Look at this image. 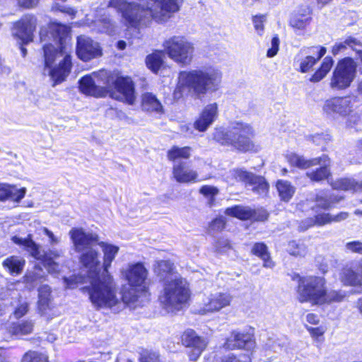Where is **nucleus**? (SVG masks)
<instances>
[{
	"label": "nucleus",
	"instance_id": "nucleus-1",
	"mask_svg": "<svg viewBox=\"0 0 362 362\" xmlns=\"http://www.w3.org/2000/svg\"><path fill=\"white\" fill-rule=\"evenodd\" d=\"M182 0H148L146 4L109 0L107 7L120 13L127 25L136 29L149 27L154 21L165 23L180 10Z\"/></svg>",
	"mask_w": 362,
	"mask_h": 362
},
{
	"label": "nucleus",
	"instance_id": "nucleus-2",
	"mask_svg": "<svg viewBox=\"0 0 362 362\" xmlns=\"http://www.w3.org/2000/svg\"><path fill=\"white\" fill-rule=\"evenodd\" d=\"M68 33L69 28L58 23H50L48 30H42L40 33L42 42H45L47 38L52 41L43 45L45 62L43 74L49 76L55 83L63 81L71 70V57L68 54L64 57L57 66H53L54 62L62 57L66 49Z\"/></svg>",
	"mask_w": 362,
	"mask_h": 362
},
{
	"label": "nucleus",
	"instance_id": "nucleus-3",
	"mask_svg": "<svg viewBox=\"0 0 362 362\" xmlns=\"http://www.w3.org/2000/svg\"><path fill=\"white\" fill-rule=\"evenodd\" d=\"M122 276L128 282L129 287L122 292V301L115 297V303L95 305L98 308H109L117 314L123 310L125 305L135 308L146 298L148 296L147 277L148 270L142 263L129 264L122 271Z\"/></svg>",
	"mask_w": 362,
	"mask_h": 362
},
{
	"label": "nucleus",
	"instance_id": "nucleus-4",
	"mask_svg": "<svg viewBox=\"0 0 362 362\" xmlns=\"http://www.w3.org/2000/svg\"><path fill=\"white\" fill-rule=\"evenodd\" d=\"M74 250L81 253L80 262L86 269V278L90 284L97 279L100 273V253L95 248L99 240L98 235L93 233H86L82 228H72L69 231Z\"/></svg>",
	"mask_w": 362,
	"mask_h": 362
},
{
	"label": "nucleus",
	"instance_id": "nucleus-5",
	"mask_svg": "<svg viewBox=\"0 0 362 362\" xmlns=\"http://www.w3.org/2000/svg\"><path fill=\"white\" fill-rule=\"evenodd\" d=\"M103 252V271L101 276L92 281V288L89 291V298L94 305L115 303V284L108 272L119 252V247L105 242L98 241Z\"/></svg>",
	"mask_w": 362,
	"mask_h": 362
},
{
	"label": "nucleus",
	"instance_id": "nucleus-6",
	"mask_svg": "<svg viewBox=\"0 0 362 362\" xmlns=\"http://www.w3.org/2000/svg\"><path fill=\"white\" fill-rule=\"evenodd\" d=\"M178 79L179 88H186L195 98H201L207 93H214L219 89L222 73L213 67H204L181 71Z\"/></svg>",
	"mask_w": 362,
	"mask_h": 362
},
{
	"label": "nucleus",
	"instance_id": "nucleus-7",
	"mask_svg": "<svg viewBox=\"0 0 362 362\" xmlns=\"http://www.w3.org/2000/svg\"><path fill=\"white\" fill-rule=\"evenodd\" d=\"M253 134V129L249 124L235 122L228 129L216 128L213 138L221 145L231 146L240 151H248L254 148L250 139Z\"/></svg>",
	"mask_w": 362,
	"mask_h": 362
},
{
	"label": "nucleus",
	"instance_id": "nucleus-8",
	"mask_svg": "<svg viewBox=\"0 0 362 362\" xmlns=\"http://www.w3.org/2000/svg\"><path fill=\"white\" fill-rule=\"evenodd\" d=\"M189 298V291L186 281L181 278H175L166 281L160 300L166 309L173 312L180 310Z\"/></svg>",
	"mask_w": 362,
	"mask_h": 362
},
{
	"label": "nucleus",
	"instance_id": "nucleus-9",
	"mask_svg": "<svg viewBox=\"0 0 362 362\" xmlns=\"http://www.w3.org/2000/svg\"><path fill=\"white\" fill-rule=\"evenodd\" d=\"M326 280L316 276H299L297 296L300 302H308L312 305H322L325 299Z\"/></svg>",
	"mask_w": 362,
	"mask_h": 362
},
{
	"label": "nucleus",
	"instance_id": "nucleus-10",
	"mask_svg": "<svg viewBox=\"0 0 362 362\" xmlns=\"http://www.w3.org/2000/svg\"><path fill=\"white\" fill-rule=\"evenodd\" d=\"M287 160L291 165L301 169H307L317 165H320L315 170L306 173V176L314 182H320L327 179L331 175L329 169L330 160L326 155L312 159H305L303 156L291 153L287 156Z\"/></svg>",
	"mask_w": 362,
	"mask_h": 362
},
{
	"label": "nucleus",
	"instance_id": "nucleus-11",
	"mask_svg": "<svg viewBox=\"0 0 362 362\" xmlns=\"http://www.w3.org/2000/svg\"><path fill=\"white\" fill-rule=\"evenodd\" d=\"M168 56L174 62L183 65L189 64L194 51V45L183 35H173L163 42Z\"/></svg>",
	"mask_w": 362,
	"mask_h": 362
},
{
	"label": "nucleus",
	"instance_id": "nucleus-12",
	"mask_svg": "<svg viewBox=\"0 0 362 362\" xmlns=\"http://www.w3.org/2000/svg\"><path fill=\"white\" fill-rule=\"evenodd\" d=\"M81 91L96 98L105 97L108 94L107 88L110 84V73L105 70L86 75L80 80Z\"/></svg>",
	"mask_w": 362,
	"mask_h": 362
},
{
	"label": "nucleus",
	"instance_id": "nucleus-13",
	"mask_svg": "<svg viewBox=\"0 0 362 362\" xmlns=\"http://www.w3.org/2000/svg\"><path fill=\"white\" fill-rule=\"evenodd\" d=\"M356 65L349 57L340 60L330 79L329 86L333 90H341L349 88L356 77Z\"/></svg>",
	"mask_w": 362,
	"mask_h": 362
},
{
	"label": "nucleus",
	"instance_id": "nucleus-14",
	"mask_svg": "<svg viewBox=\"0 0 362 362\" xmlns=\"http://www.w3.org/2000/svg\"><path fill=\"white\" fill-rule=\"evenodd\" d=\"M110 96L115 100L133 105L136 100L134 84L130 77L115 76L110 74V84L107 88Z\"/></svg>",
	"mask_w": 362,
	"mask_h": 362
},
{
	"label": "nucleus",
	"instance_id": "nucleus-15",
	"mask_svg": "<svg viewBox=\"0 0 362 362\" xmlns=\"http://www.w3.org/2000/svg\"><path fill=\"white\" fill-rule=\"evenodd\" d=\"M354 102L350 96L333 97L326 100L322 107L323 114L336 119L346 117L353 112Z\"/></svg>",
	"mask_w": 362,
	"mask_h": 362
},
{
	"label": "nucleus",
	"instance_id": "nucleus-16",
	"mask_svg": "<svg viewBox=\"0 0 362 362\" xmlns=\"http://www.w3.org/2000/svg\"><path fill=\"white\" fill-rule=\"evenodd\" d=\"M37 25V18L32 14L24 15L15 22L11 28V35L21 44H28L33 41V33Z\"/></svg>",
	"mask_w": 362,
	"mask_h": 362
},
{
	"label": "nucleus",
	"instance_id": "nucleus-17",
	"mask_svg": "<svg viewBox=\"0 0 362 362\" xmlns=\"http://www.w3.org/2000/svg\"><path fill=\"white\" fill-rule=\"evenodd\" d=\"M181 341L185 346L190 349L188 356L192 361H197L208 345L206 339L197 335L192 329L183 332Z\"/></svg>",
	"mask_w": 362,
	"mask_h": 362
},
{
	"label": "nucleus",
	"instance_id": "nucleus-18",
	"mask_svg": "<svg viewBox=\"0 0 362 362\" xmlns=\"http://www.w3.org/2000/svg\"><path fill=\"white\" fill-rule=\"evenodd\" d=\"M232 296L228 293L216 292L204 295L198 314L207 315L217 312L230 305Z\"/></svg>",
	"mask_w": 362,
	"mask_h": 362
},
{
	"label": "nucleus",
	"instance_id": "nucleus-19",
	"mask_svg": "<svg viewBox=\"0 0 362 362\" xmlns=\"http://www.w3.org/2000/svg\"><path fill=\"white\" fill-rule=\"evenodd\" d=\"M231 175L236 181L243 182L252 187V190L259 195H265L269 191V184L262 176H257L243 169H233Z\"/></svg>",
	"mask_w": 362,
	"mask_h": 362
},
{
	"label": "nucleus",
	"instance_id": "nucleus-20",
	"mask_svg": "<svg viewBox=\"0 0 362 362\" xmlns=\"http://www.w3.org/2000/svg\"><path fill=\"white\" fill-rule=\"evenodd\" d=\"M76 54L84 62L91 60L102 55V49L98 42L89 37L81 35L77 37Z\"/></svg>",
	"mask_w": 362,
	"mask_h": 362
},
{
	"label": "nucleus",
	"instance_id": "nucleus-21",
	"mask_svg": "<svg viewBox=\"0 0 362 362\" xmlns=\"http://www.w3.org/2000/svg\"><path fill=\"white\" fill-rule=\"evenodd\" d=\"M218 105L213 103L206 105L194 122V127L199 132H205L217 119Z\"/></svg>",
	"mask_w": 362,
	"mask_h": 362
},
{
	"label": "nucleus",
	"instance_id": "nucleus-22",
	"mask_svg": "<svg viewBox=\"0 0 362 362\" xmlns=\"http://www.w3.org/2000/svg\"><path fill=\"white\" fill-rule=\"evenodd\" d=\"M227 349H233L235 348L252 350L255 346V341L253 336L250 334L233 332L223 345Z\"/></svg>",
	"mask_w": 362,
	"mask_h": 362
},
{
	"label": "nucleus",
	"instance_id": "nucleus-23",
	"mask_svg": "<svg viewBox=\"0 0 362 362\" xmlns=\"http://www.w3.org/2000/svg\"><path fill=\"white\" fill-rule=\"evenodd\" d=\"M300 53L307 54L300 62V71L306 73L325 54L326 48L323 47H313L301 49Z\"/></svg>",
	"mask_w": 362,
	"mask_h": 362
},
{
	"label": "nucleus",
	"instance_id": "nucleus-24",
	"mask_svg": "<svg viewBox=\"0 0 362 362\" xmlns=\"http://www.w3.org/2000/svg\"><path fill=\"white\" fill-rule=\"evenodd\" d=\"M341 280L346 285L362 286V260L344 267L341 273Z\"/></svg>",
	"mask_w": 362,
	"mask_h": 362
},
{
	"label": "nucleus",
	"instance_id": "nucleus-25",
	"mask_svg": "<svg viewBox=\"0 0 362 362\" xmlns=\"http://www.w3.org/2000/svg\"><path fill=\"white\" fill-rule=\"evenodd\" d=\"M173 175L177 182L187 183L197 180V173L189 168L184 161L175 163L173 167Z\"/></svg>",
	"mask_w": 362,
	"mask_h": 362
},
{
	"label": "nucleus",
	"instance_id": "nucleus-26",
	"mask_svg": "<svg viewBox=\"0 0 362 362\" xmlns=\"http://www.w3.org/2000/svg\"><path fill=\"white\" fill-rule=\"evenodd\" d=\"M25 187L18 189L8 185L0 184V201L11 199L19 202L25 197Z\"/></svg>",
	"mask_w": 362,
	"mask_h": 362
},
{
	"label": "nucleus",
	"instance_id": "nucleus-27",
	"mask_svg": "<svg viewBox=\"0 0 362 362\" xmlns=\"http://www.w3.org/2000/svg\"><path fill=\"white\" fill-rule=\"evenodd\" d=\"M95 29L99 33H106L109 35L116 34L117 31V23L108 16H101L95 21Z\"/></svg>",
	"mask_w": 362,
	"mask_h": 362
},
{
	"label": "nucleus",
	"instance_id": "nucleus-28",
	"mask_svg": "<svg viewBox=\"0 0 362 362\" xmlns=\"http://www.w3.org/2000/svg\"><path fill=\"white\" fill-rule=\"evenodd\" d=\"M34 323L31 320H18L12 322L8 327V332L13 335H25L32 333Z\"/></svg>",
	"mask_w": 362,
	"mask_h": 362
},
{
	"label": "nucleus",
	"instance_id": "nucleus-29",
	"mask_svg": "<svg viewBox=\"0 0 362 362\" xmlns=\"http://www.w3.org/2000/svg\"><path fill=\"white\" fill-rule=\"evenodd\" d=\"M331 186L335 189L344 191L362 192V182H356L351 178H339L329 182Z\"/></svg>",
	"mask_w": 362,
	"mask_h": 362
},
{
	"label": "nucleus",
	"instance_id": "nucleus-30",
	"mask_svg": "<svg viewBox=\"0 0 362 362\" xmlns=\"http://www.w3.org/2000/svg\"><path fill=\"white\" fill-rule=\"evenodd\" d=\"M310 21V10L305 6L301 12H298L293 15L290 20V25L296 30H303Z\"/></svg>",
	"mask_w": 362,
	"mask_h": 362
},
{
	"label": "nucleus",
	"instance_id": "nucleus-31",
	"mask_svg": "<svg viewBox=\"0 0 362 362\" xmlns=\"http://www.w3.org/2000/svg\"><path fill=\"white\" fill-rule=\"evenodd\" d=\"M276 189L280 200L284 202H288L296 192V187L289 181L284 180L276 181Z\"/></svg>",
	"mask_w": 362,
	"mask_h": 362
},
{
	"label": "nucleus",
	"instance_id": "nucleus-32",
	"mask_svg": "<svg viewBox=\"0 0 362 362\" xmlns=\"http://www.w3.org/2000/svg\"><path fill=\"white\" fill-rule=\"evenodd\" d=\"M141 107L143 110L146 112H154L162 113L163 106L156 96L151 93H146L142 95Z\"/></svg>",
	"mask_w": 362,
	"mask_h": 362
},
{
	"label": "nucleus",
	"instance_id": "nucleus-33",
	"mask_svg": "<svg viewBox=\"0 0 362 362\" xmlns=\"http://www.w3.org/2000/svg\"><path fill=\"white\" fill-rule=\"evenodd\" d=\"M25 261L17 256H11L2 262L3 267L8 270L9 274L13 276L20 274L25 266Z\"/></svg>",
	"mask_w": 362,
	"mask_h": 362
},
{
	"label": "nucleus",
	"instance_id": "nucleus-34",
	"mask_svg": "<svg viewBox=\"0 0 362 362\" xmlns=\"http://www.w3.org/2000/svg\"><path fill=\"white\" fill-rule=\"evenodd\" d=\"M12 240L16 244L25 246L30 254L36 259H43L45 258V255L40 250L38 245L30 238L23 239L14 236Z\"/></svg>",
	"mask_w": 362,
	"mask_h": 362
},
{
	"label": "nucleus",
	"instance_id": "nucleus-35",
	"mask_svg": "<svg viewBox=\"0 0 362 362\" xmlns=\"http://www.w3.org/2000/svg\"><path fill=\"white\" fill-rule=\"evenodd\" d=\"M255 211L248 206H235L227 208L225 214L228 216L236 217L242 220L250 219L254 216Z\"/></svg>",
	"mask_w": 362,
	"mask_h": 362
},
{
	"label": "nucleus",
	"instance_id": "nucleus-36",
	"mask_svg": "<svg viewBox=\"0 0 362 362\" xmlns=\"http://www.w3.org/2000/svg\"><path fill=\"white\" fill-rule=\"evenodd\" d=\"M332 215L329 214H320L315 218H308L301 223L300 228L301 230H307L314 225L323 226L332 223Z\"/></svg>",
	"mask_w": 362,
	"mask_h": 362
},
{
	"label": "nucleus",
	"instance_id": "nucleus-37",
	"mask_svg": "<svg viewBox=\"0 0 362 362\" xmlns=\"http://www.w3.org/2000/svg\"><path fill=\"white\" fill-rule=\"evenodd\" d=\"M46 276L45 272L38 265L35 266L33 270L26 273L24 276V281L31 288L35 287L37 283L42 281Z\"/></svg>",
	"mask_w": 362,
	"mask_h": 362
},
{
	"label": "nucleus",
	"instance_id": "nucleus-38",
	"mask_svg": "<svg viewBox=\"0 0 362 362\" xmlns=\"http://www.w3.org/2000/svg\"><path fill=\"white\" fill-rule=\"evenodd\" d=\"M334 61L332 57H327L323 59L320 67L311 76L310 81L314 83L319 82L324 78L332 69Z\"/></svg>",
	"mask_w": 362,
	"mask_h": 362
},
{
	"label": "nucleus",
	"instance_id": "nucleus-39",
	"mask_svg": "<svg viewBox=\"0 0 362 362\" xmlns=\"http://www.w3.org/2000/svg\"><path fill=\"white\" fill-rule=\"evenodd\" d=\"M252 252L254 255L259 257L264 261V267L267 268H272L274 267V262L270 259V256L267 251V247L265 244L262 243H255Z\"/></svg>",
	"mask_w": 362,
	"mask_h": 362
},
{
	"label": "nucleus",
	"instance_id": "nucleus-40",
	"mask_svg": "<svg viewBox=\"0 0 362 362\" xmlns=\"http://www.w3.org/2000/svg\"><path fill=\"white\" fill-rule=\"evenodd\" d=\"M164 53L162 51H156L148 55L146 64L148 69L156 73L163 64Z\"/></svg>",
	"mask_w": 362,
	"mask_h": 362
},
{
	"label": "nucleus",
	"instance_id": "nucleus-41",
	"mask_svg": "<svg viewBox=\"0 0 362 362\" xmlns=\"http://www.w3.org/2000/svg\"><path fill=\"white\" fill-rule=\"evenodd\" d=\"M38 308L43 312L49 308L51 288L48 285H42L38 289Z\"/></svg>",
	"mask_w": 362,
	"mask_h": 362
},
{
	"label": "nucleus",
	"instance_id": "nucleus-42",
	"mask_svg": "<svg viewBox=\"0 0 362 362\" xmlns=\"http://www.w3.org/2000/svg\"><path fill=\"white\" fill-rule=\"evenodd\" d=\"M192 148L189 146L178 147L173 146L168 151V158L170 160H175L177 159H187L191 156Z\"/></svg>",
	"mask_w": 362,
	"mask_h": 362
},
{
	"label": "nucleus",
	"instance_id": "nucleus-43",
	"mask_svg": "<svg viewBox=\"0 0 362 362\" xmlns=\"http://www.w3.org/2000/svg\"><path fill=\"white\" fill-rule=\"evenodd\" d=\"M288 252L290 255L296 257H305L308 253L306 245L300 241H291L288 245Z\"/></svg>",
	"mask_w": 362,
	"mask_h": 362
},
{
	"label": "nucleus",
	"instance_id": "nucleus-44",
	"mask_svg": "<svg viewBox=\"0 0 362 362\" xmlns=\"http://www.w3.org/2000/svg\"><path fill=\"white\" fill-rule=\"evenodd\" d=\"M175 269L174 264L168 260H160L156 262L154 267L155 272L160 277L170 274Z\"/></svg>",
	"mask_w": 362,
	"mask_h": 362
},
{
	"label": "nucleus",
	"instance_id": "nucleus-45",
	"mask_svg": "<svg viewBox=\"0 0 362 362\" xmlns=\"http://www.w3.org/2000/svg\"><path fill=\"white\" fill-rule=\"evenodd\" d=\"M346 297L344 292L341 291H330L327 290V287L325 289V299L322 300V304L329 303L332 302H341Z\"/></svg>",
	"mask_w": 362,
	"mask_h": 362
},
{
	"label": "nucleus",
	"instance_id": "nucleus-46",
	"mask_svg": "<svg viewBox=\"0 0 362 362\" xmlns=\"http://www.w3.org/2000/svg\"><path fill=\"white\" fill-rule=\"evenodd\" d=\"M22 362H48V357L42 353L29 351L24 354Z\"/></svg>",
	"mask_w": 362,
	"mask_h": 362
},
{
	"label": "nucleus",
	"instance_id": "nucleus-47",
	"mask_svg": "<svg viewBox=\"0 0 362 362\" xmlns=\"http://www.w3.org/2000/svg\"><path fill=\"white\" fill-rule=\"evenodd\" d=\"M199 192L209 199L208 205L212 206L214 204V197L218 194V189L211 185H204L200 188Z\"/></svg>",
	"mask_w": 362,
	"mask_h": 362
},
{
	"label": "nucleus",
	"instance_id": "nucleus-48",
	"mask_svg": "<svg viewBox=\"0 0 362 362\" xmlns=\"http://www.w3.org/2000/svg\"><path fill=\"white\" fill-rule=\"evenodd\" d=\"M141 362H163L159 354L154 351L144 350L141 354Z\"/></svg>",
	"mask_w": 362,
	"mask_h": 362
},
{
	"label": "nucleus",
	"instance_id": "nucleus-49",
	"mask_svg": "<svg viewBox=\"0 0 362 362\" xmlns=\"http://www.w3.org/2000/svg\"><path fill=\"white\" fill-rule=\"evenodd\" d=\"M306 328L312 337L320 342H322L324 341L323 334L327 330V327L325 325H320L317 327H312L310 326L306 325Z\"/></svg>",
	"mask_w": 362,
	"mask_h": 362
},
{
	"label": "nucleus",
	"instance_id": "nucleus-50",
	"mask_svg": "<svg viewBox=\"0 0 362 362\" xmlns=\"http://www.w3.org/2000/svg\"><path fill=\"white\" fill-rule=\"evenodd\" d=\"M266 15H256L252 17V23L255 31L259 35H262L264 33V23L266 21Z\"/></svg>",
	"mask_w": 362,
	"mask_h": 362
},
{
	"label": "nucleus",
	"instance_id": "nucleus-51",
	"mask_svg": "<svg viewBox=\"0 0 362 362\" xmlns=\"http://www.w3.org/2000/svg\"><path fill=\"white\" fill-rule=\"evenodd\" d=\"M226 226V221L223 217L216 218L211 221L209 225L210 232H219L221 231Z\"/></svg>",
	"mask_w": 362,
	"mask_h": 362
},
{
	"label": "nucleus",
	"instance_id": "nucleus-52",
	"mask_svg": "<svg viewBox=\"0 0 362 362\" xmlns=\"http://www.w3.org/2000/svg\"><path fill=\"white\" fill-rule=\"evenodd\" d=\"M271 45V47L267 50V56L268 57H274L279 51V39L277 36L273 37L272 39Z\"/></svg>",
	"mask_w": 362,
	"mask_h": 362
},
{
	"label": "nucleus",
	"instance_id": "nucleus-53",
	"mask_svg": "<svg viewBox=\"0 0 362 362\" xmlns=\"http://www.w3.org/2000/svg\"><path fill=\"white\" fill-rule=\"evenodd\" d=\"M346 248L355 253L362 255V242L360 241H352L346 244Z\"/></svg>",
	"mask_w": 362,
	"mask_h": 362
},
{
	"label": "nucleus",
	"instance_id": "nucleus-54",
	"mask_svg": "<svg viewBox=\"0 0 362 362\" xmlns=\"http://www.w3.org/2000/svg\"><path fill=\"white\" fill-rule=\"evenodd\" d=\"M221 362H250V359L247 356H240L236 357L233 355H228L222 358Z\"/></svg>",
	"mask_w": 362,
	"mask_h": 362
},
{
	"label": "nucleus",
	"instance_id": "nucleus-55",
	"mask_svg": "<svg viewBox=\"0 0 362 362\" xmlns=\"http://www.w3.org/2000/svg\"><path fill=\"white\" fill-rule=\"evenodd\" d=\"M216 249L219 252H226L230 249V244L227 239H220L216 243Z\"/></svg>",
	"mask_w": 362,
	"mask_h": 362
},
{
	"label": "nucleus",
	"instance_id": "nucleus-56",
	"mask_svg": "<svg viewBox=\"0 0 362 362\" xmlns=\"http://www.w3.org/2000/svg\"><path fill=\"white\" fill-rule=\"evenodd\" d=\"M82 276H71L69 278H64V284H66V288H74L77 286V284L82 281Z\"/></svg>",
	"mask_w": 362,
	"mask_h": 362
},
{
	"label": "nucleus",
	"instance_id": "nucleus-57",
	"mask_svg": "<svg viewBox=\"0 0 362 362\" xmlns=\"http://www.w3.org/2000/svg\"><path fill=\"white\" fill-rule=\"evenodd\" d=\"M16 1L20 7L31 9L38 5L40 0H16Z\"/></svg>",
	"mask_w": 362,
	"mask_h": 362
},
{
	"label": "nucleus",
	"instance_id": "nucleus-58",
	"mask_svg": "<svg viewBox=\"0 0 362 362\" xmlns=\"http://www.w3.org/2000/svg\"><path fill=\"white\" fill-rule=\"evenodd\" d=\"M28 311V303L27 302H21L14 310L16 317H23L26 315Z\"/></svg>",
	"mask_w": 362,
	"mask_h": 362
},
{
	"label": "nucleus",
	"instance_id": "nucleus-59",
	"mask_svg": "<svg viewBox=\"0 0 362 362\" xmlns=\"http://www.w3.org/2000/svg\"><path fill=\"white\" fill-rule=\"evenodd\" d=\"M44 261L49 273L54 274L59 271V265L51 257L45 259Z\"/></svg>",
	"mask_w": 362,
	"mask_h": 362
},
{
	"label": "nucleus",
	"instance_id": "nucleus-60",
	"mask_svg": "<svg viewBox=\"0 0 362 362\" xmlns=\"http://www.w3.org/2000/svg\"><path fill=\"white\" fill-rule=\"evenodd\" d=\"M255 211L254 216L250 219L255 221H264L267 219L268 214L264 209L253 210Z\"/></svg>",
	"mask_w": 362,
	"mask_h": 362
},
{
	"label": "nucleus",
	"instance_id": "nucleus-61",
	"mask_svg": "<svg viewBox=\"0 0 362 362\" xmlns=\"http://www.w3.org/2000/svg\"><path fill=\"white\" fill-rule=\"evenodd\" d=\"M316 204L314 207H320L323 209H327L330 208L331 204L329 200L324 199L318 195L315 197Z\"/></svg>",
	"mask_w": 362,
	"mask_h": 362
},
{
	"label": "nucleus",
	"instance_id": "nucleus-62",
	"mask_svg": "<svg viewBox=\"0 0 362 362\" xmlns=\"http://www.w3.org/2000/svg\"><path fill=\"white\" fill-rule=\"evenodd\" d=\"M54 9L59 11L62 13H66L72 17L76 15V11L71 7L64 5H56Z\"/></svg>",
	"mask_w": 362,
	"mask_h": 362
},
{
	"label": "nucleus",
	"instance_id": "nucleus-63",
	"mask_svg": "<svg viewBox=\"0 0 362 362\" xmlns=\"http://www.w3.org/2000/svg\"><path fill=\"white\" fill-rule=\"evenodd\" d=\"M349 217L348 212H340L337 215H332V222H340L341 221L346 220Z\"/></svg>",
	"mask_w": 362,
	"mask_h": 362
},
{
	"label": "nucleus",
	"instance_id": "nucleus-64",
	"mask_svg": "<svg viewBox=\"0 0 362 362\" xmlns=\"http://www.w3.org/2000/svg\"><path fill=\"white\" fill-rule=\"evenodd\" d=\"M43 231L49 238L50 243L52 245L57 244L59 243V239L57 237H55V235L53 234L52 231H50L46 228H43Z\"/></svg>",
	"mask_w": 362,
	"mask_h": 362
}]
</instances>
